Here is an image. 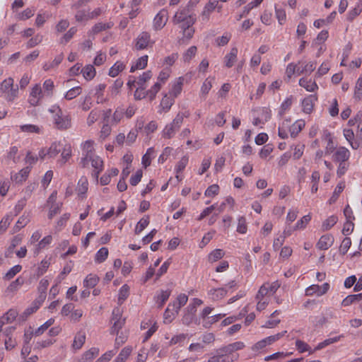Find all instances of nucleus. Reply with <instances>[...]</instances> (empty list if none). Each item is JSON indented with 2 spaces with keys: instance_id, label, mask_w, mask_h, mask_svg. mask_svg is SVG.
Here are the masks:
<instances>
[{
  "instance_id": "1",
  "label": "nucleus",
  "mask_w": 362,
  "mask_h": 362,
  "mask_svg": "<svg viewBox=\"0 0 362 362\" xmlns=\"http://www.w3.org/2000/svg\"><path fill=\"white\" fill-rule=\"evenodd\" d=\"M0 91L8 102H13L18 95V86L14 85V80L9 77L0 84Z\"/></svg>"
},
{
  "instance_id": "2",
  "label": "nucleus",
  "mask_w": 362,
  "mask_h": 362,
  "mask_svg": "<svg viewBox=\"0 0 362 362\" xmlns=\"http://www.w3.org/2000/svg\"><path fill=\"white\" fill-rule=\"evenodd\" d=\"M184 115L178 113L172 122L167 124L162 132V136L165 139L173 138L176 132L180 128L184 120Z\"/></svg>"
},
{
  "instance_id": "3",
  "label": "nucleus",
  "mask_w": 362,
  "mask_h": 362,
  "mask_svg": "<svg viewBox=\"0 0 362 362\" xmlns=\"http://www.w3.org/2000/svg\"><path fill=\"white\" fill-rule=\"evenodd\" d=\"M51 112H54V123L55 127L61 130H65L71 127V119L69 116H62V110L59 106H53L49 109Z\"/></svg>"
},
{
  "instance_id": "4",
  "label": "nucleus",
  "mask_w": 362,
  "mask_h": 362,
  "mask_svg": "<svg viewBox=\"0 0 362 362\" xmlns=\"http://www.w3.org/2000/svg\"><path fill=\"white\" fill-rule=\"evenodd\" d=\"M238 358V356H230L224 346H222L211 353L207 362H233Z\"/></svg>"
},
{
  "instance_id": "5",
  "label": "nucleus",
  "mask_w": 362,
  "mask_h": 362,
  "mask_svg": "<svg viewBox=\"0 0 362 362\" xmlns=\"http://www.w3.org/2000/svg\"><path fill=\"white\" fill-rule=\"evenodd\" d=\"M112 326L111 327L110 333L115 334V332L120 331L125 324V318H122V311L119 308H115L112 313Z\"/></svg>"
},
{
  "instance_id": "6",
  "label": "nucleus",
  "mask_w": 362,
  "mask_h": 362,
  "mask_svg": "<svg viewBox=\"0 0 362 362\" xmlns=\"http://www.w3.org/2000/svg\"><path fill=\"white\" fill-rule=\"evenodd\" d=\"M135 41V49L136 50L146 49L148 47H152L154 44V41L151 39L150 33L146 31L141 32Z\"/></svg>"
},
{
  "instance_id": "7",
  "label": "nucleus",
  "mask_w": 362,
  "mask_h": 362,
  "mask_svg": "<svg viewBox=\"0 0 362 362\" xmlns=\"http://www.w3.org/2000/svg\"><path fill=\"white\" fill-rule=\"evenodd\" d=\"M168 20V13L165 9H161L155 16L153 23V27L155 30H161Z\"/></svg>"
},
{
  "instance_id": "8",
  "label": "nucleus",
  "mask_w": 362,
  "mask_h": 362,
  "mask_svg": "<svg viewBox=\"0 0 362 362\" xmlns=\"http://www.w3.org/2000/svg\"><path fill=\"white\" fill-rule=\"evenodd\" d=\"M189 18H196V15L190 9L185 7L175 13L173 18V22L175 24H178L188 20Z\"/></svg>"
},
{
  "instance_id": "9",
  "label": "nucleus",
  "mask_w": 362,
  "mask_h": 362,
  "mask_svg": "<svg viewBox=\"0 0 362 362\" xmlns=\"http://www.w3.org/2000/svg\"><path fill=\"white\" fill-rule=\"evenodd\" d=\"M329 289V284L328 283H325L322 286L313 284L306 288L305 295L310 296L316 294L317 296H321L325 294Z\"/></svg>"
},
{
  "instance_id": "10",
  "label": "nucleus",
  "mask_w": 362,
  "mask_h": 362,
  "mask_svg": "<svg viewBox=\"0 0 362 362\" xmlns=\"http://www.w3.org/2000/svg\"><path fill=\"white\" fill-rule=\"evenodd\" d=\"M349 157L350 152L345 147L338 148L332 156L333 160L338 163L347 162Z\"/></svg>"
},
{
  "instance_id": "11",
  "label": "nucleus",
  "mask_w": 362,
  "mask_h": 362,
  "mask_svg": "<svg viewBox=\"0 0 362 362\" xmlns=\"http://www.w3.org/2000/svg\"><path fill=\"white\" fill-rule=\"evenodd\" d=\"M334 243V237L330 234H326L320 238L316 247L319 250H326L329 248Z\"/></svg>"
},
{
  "instance_id": "12",
  "label": "nucleus",
  "mask_w": 362,
  "mask_h": 362,
  "mask_svg": "<svg viewBox=\"0 0 362 362\" xmlns=\"http://www.w3.org/2000/svg\"><path fill=\"white\" fill-rule=\"evenodd\" d=\"M218 6V0H209L205 5L202 13V18L203 21H207L209 19L210 13L216 8Z\"/></svg>"
},
{
  "instance_id": "13",
  "label": "nucleus",
  "mask_w": 362,
  "mask_h": 362,
  "mask_svg": "<svg viewBox=\"0 0 362 362\" xmlns=\"http://www.w3.org/2000/svg\"><path fill=\"white\" fill-rule=\"evenodd\" d=\"M42 97V89L39 85H35L31 90L30 95L29 103L30 105L35 106L37 105L40 99Z\"/></svg>"
},
{
  "instance_id": "14",
  "label": "nucleus",
  "mask_w": 362,
  "mask_h": 362,
  "mask_svg": "<svg viewBox=\"0 0 362 362\" xmlns=\"http://www.w3.org/2000/svg\"><path fill=\"white\" fill-rule=\"evenodd\" d=\"M90 163H91L92 167L94 168L93 175L96 178H98L100 173L103 169V161L102 160V159L99 156L93 155L92 156Z\"/></svg>"
},
{
  "instance_id": "15",
  "label": "nucleus",
  "mask_w": 362,
  "mask_h": 362,
  "mask_svg": "<svg viewBox=\"0 0 362 362\" xmlns=\"http://www.w3.org/2000/svg\"><path fill=\"white\" fill-rule=\"evenodd\" d=\"M238 52V48L235 47L231 48L230 52L225 56L224 64L227 68H230L234 65L237 61Z\"/></svg>"
},
{
  "instance_id": "16",
  "label": "nucleus",
  "mask_w": 362,
  "mask_h": 362,
  "mask_svg": "<svg viewBox=\"0 0 362 362\" xmlns=\"http://www.w3.org/2000/svg\"><path fill=\"white\" fill-rule=\"evenodd\" d=\"M317 100V97L313 95H310L308 97L303 99L302 101L303 110L306 114H310L313 109L314 103Z\"/></svg>"
},
{
  "instance_id": "17",
  "label": "nucleus",
  "mask_w": 362,
  "mask_h": 362,
  "mask_svg": "<svg viewBox=\"0 0 362 362\" xmlns=\"http://www.w3.org/2000/svg\"><path fill=\"white\" fill-rule=\"evenodd\" d=\"M226 288H211L208 291V295L213 300H218L222 299L227 294Z\"/></svg>"
},
{
  "instance_id": "18",
  "label": "nucleus",
  "mask_w": 362,
  "mask_h": 362,
  "mask_svg": "<svg viewBox=\"0 0 362 362\" xmlns=\"http://www.w3.org/2000/svg\"><path fill=\"white\" fill-rule=\"evenodd\" d=\"M305 122L303 119H298L289 127V132L292 138H296L297 135L305 127Z\"/></svg>"
},
{
  "instance_id": "19",
  "label": "nucleus",
  "mask_w": 362,
  "mask_h": 362,
  "mask_svg": "<svg viewBox=\"0 0 362 362\" xmlns=\"http://www.w3.org/2000/svg\"><path fill=\"white\" fill-rule=\"evenodd\" d=\"M226 349L228 354L230 356H238V354H235V352L238 350H241L245 347V344L242 341H235L228 345L223 346Z\"/></svg>"
},
{
  "instance_id": "20",
  "label": "nucleus",
  "mask_w": 362,
  "mask_h": 362,
  "mask_svg": "<svg viewBox=\"0 0 362 362\" xmlns=\"http://www.w3.org/2000/svg\"><path fill=\"white\" fill-rule=\"evenodd\" d=\"M86 341V334L83 331H79L74 337L72 344L73 349L78 350L80 349L84 344Z\"/></svg>"
},
{
  "instance_id": "21",
  "label": "nucleus",
  "mask_w": 362,
  "mask_h": 362,
  "mask_svg": "<svg viewBox=\"0 0 362 362\" xmlns=\"http://www.w3.org/2000/svg\"><path fill=\"white\" fill-rule=\"evenodd\" d=\"M187 300L188 297L187 295L184 293L180 294L176 300L174 301L173 305H171L173 306V310L177 314L180 309L187 303Z\"/></svg>"
},
{
  "instance_id": "22",
  "label": "nucleus",
  "mask_w": 362,
  "mask_h": 362,
  "mask_svg": "<svg viewBox=\"0 0 362 362\" xmlns=\"http://www.w3.org/2000/svg\"><path fill=\"white\" fill-rule=\"evenodd\" d=\"M115 334H116L115 349H119L127 340L128 332L127 331H117Z\"/></svg>"
},
{
  "instance_id": "23",
  "label": "nucleus",
  "mask_w": 362,
  "mask_h": 362,
  "mask_svg": "<svg viewBox=\"0 0 362 362\" xmlns=\"http://www.w3.org/2000/svg\"><path fill=\"white\" fill-rule=\"evenodd\" d=\"M299 85L310 92H313L318 88L317 83L315 81L312 80H307L304 78H302L299 80Z\"/></svg>"
},
{
  "instance_id": "24",
  "label": "nucleus",
  "mask_w": 362,
  "mask_h": 362,
  "mask_svg": "<svg viewBox=\"0 0 362 362\" xmlns=\"http://www.w3.org/2000/svg\"><path fill=\"white\" fill-rule=\"evenodd\" d=\"M18 313L17 310L14 309H10L8 310L6 313H5L2 317H0V319L4 321V323L9 324L13 322L16 318L17 317Z\"/></svg>"
},
{
  "instance_id": "25",
  "label": "nucleus",
  "mask_w": 362,
  "mask_h": 362,
  "mask_svg": "<svg viewBox=\"0 0 362 362\" xmlns=\"http://www.w3.org/2000/svg\"><path fill=\"white\" fill-rule=\"evenodd\" d=\"M64 59V54L62 53L57 55L54 60L50 63H45L43 65V69L46 71H49L52 69H54L61 64Z\"/></svg>"
},
{
  "instance_id": "26",
  "label": "nucleus",
  "mask_w": 362,
  "mask_h": 362,
  "mask_svg": "<svg viewBox=\"0 0 362 362\" xmlns=\"http://www.w3.org/2000/svg\"><path fill=\"white\" fill-rule=\"evenodd\" d=\"M20 129L25 133H35L40 134L42 133V127L35 124H23L21 125Z\"/></svg>"
},
{
  "instance_id": "27",
  "label": "nucleus",
  "mask_w": 362,
  "mask_h": 362,
  "mask_svg": "<svg viewBox=\"0 0 362 362\" xmlns=\"http://www.w3.org/2000/svg\"><path fill=\"white\" fill-rule=\"evenodd\" d=\"M148 56L144 55L139 58L135 64L130 69V72H134L137 69H143L147 66Z\"/></svg>"
},
{
  "instance_id": "28",
  "label": "nucleus",
  "mask_w": 362,
  "mask_h": 362,
  "mask_svg": "<svg viewBox=\"0 0 362 362\" xmlns=\"http://www.w3.org/2000/svg\"><path fill=\"white\" fill-rule=\"evenodd\" d=\"M99 354V349L96 347H92L87 351H86L82 357L83 362H90Z\"/></svg>"
},
{
  "instance_id": "29",
  "label": "nucleus",
  "mask_w": 362,
  "mask_h": 362,
  "mask_svg": "<svg viewBox=\"0 0 362 362\" xmlns=\"http://www.w3.org/2000/svg\"><path fill=\"white\" fill-rule=\"evenodd\" d=\"M362 300V293L358 294L349 295L341 302L344 307L349 306L352 303Z\"/></svg>"
},
{
  "instance_id": "30",
  "label": "nucleus",
  "mask_w": 362,
  "mask_h": 362,
  "mask_svg": "<svg viewBox=\"0 0 362 362\" xmlns=\"http://www.w3.org/2000/svg\"><path fill=\"white\" fill-rule=\"evenodd\" d=\"M174 101L175 98L173 97L170 95H165L161 100L160 105L165 112H167L170 109L171 106L174 103Z\"/></svg>"
},
{
  "instance_id": "31",
  "label": "nucleus",
  "mask_w": 362,
  "mask_h": 362,
  "mask_svg": "<svg viewBox=\"0 0 362 362\" xmlns=\"http://www.w3.org/2000/svg\"><path fill=\"white\" fill-rule=\"evenodd\" d=\"M62 145L60 142H54L47 149L48 158H54L58 155L62 150Z\"/></svg>"
},
{
  "instance_id": "32",
  "label": "nucleus",
  "mask_w": 362,
  "mask_h": 362,
  "mask_svg": "<svg viewBox=\"0 0 362 362\" xmlns=\"http://www.w3.org/2000/svg\"><path fill=\"white\" fill-rule=\"evenodd\" d=\"M345 188V182L344 181H341L338 183L337 186L336 187L333 194H332V196L331 197V198L329 199V203L330 204L334 203L339 194L342 192V191L344 190V189Z\"/></svg>"
},
{
  "instance_id": "33",
  "label": "nucleus",
  "mask_w": 362,
  "mask_h": 362,
  "mask_svg": "<svg viewBox=\"0 0 362 362\" xmlns=\"http://www.w3.org/2000/svg\"><path fill=\"white\" fill-rule=\"evenodd\" d=\"M112 22L108 23H98L92 28V33L93 34H98L103 30H108L113 26Z\"/></svg>"
},
{
  "instance_id": "34",
  "label": "nucleus",
  "mask_w": 362,
  "mask_h": 362,
  "mask_svg": "<svg viewBox=\"0 0 362 362\" xmlns=\"http://www.w3.org/2000/svg\"><path fill=\"white\" fill-rule=\"evenodd\" d=\"M99 281V278L97 275L90 274L83 281V286L88 288H93Z\"/></svg>"
},
{
  "instance_id": "35",
  "label": "nucleus",
  "mask_w": 362,
  "mask_h": 362,
  "mask_svg": "<svg viewBox=\"0 0 362 362\" xmlns=\"http://www.w3.org/2000/svg\"><path fill=\"white\" fill-rule=\"evenodd\" d=\"M11 186V181L0 175V194L6 196Z\"/></svg>"
},
{
  "instance_id": "36",
  "label": "nucleus",
  "mask_w": 362,
  "mask_h": 362,
  "mask_svg": "<svg viewBox=\"0 0 362 362\" xmlns=\"http://www.w3.org/2000/svg\"><path fill=\"white\" fill-rule=\"evenodd\" d=\"M125 65L122 62L118 61L110 69L109 75L111 77H115L119 74V72L123 71Z\"/></svg>"
},
{
  "instance_id": "37",
  "label": "nucleus",
  "mask_w": 362,
  "mask_h": 362,
  "mask_svg": "<svg viewBox=\"0 0 362 362\" xmlns=\"http://www.w3.org/2000/svg\"><path fill=\"white\" fill-rule=\"evenodd\" d=\"M81 73L86 80H90L95 76V69L93 66L88 65L81 69Z\"/></svg>"
},
{
  "instance_id": "38",
  "label": "nucleus",
  "mask_w": 362,
  "mask_h": 362,
  "mask_svg": "<svg viewBox=\"0 0 362 362\" xmlns=\"http://www.w3.org/2000/svg\"><path fill=\"white\" fill-rule=\"evenodd\" d=\"M182 78H179L178 81L173 86L169 92V95L174 98H177L182 91Z\"/></svg>"
},
{
  "instance_id": "39",
  "label": "nucleus",
  "mask_w": 362,
  "mask_h": 362,
  "mask_svg": "<svg viewBox=\"0 0 362 362\" xmlns=\"http://www.w3.org/2000/svg\"><path fill=\"white\" fill-rule=\"evenodd\" d=\"M152 76V73L151 71H147L144 72L142 75H141L136 81V83L139 88L142 90H145L146 87L144 84L146 81H148Z\"/></svg>"
},
{
  "instance_id": "40",
  "label": "nucleus",
  "mask_w": 362,
  "mask_h": 362,
  "mask_svg": "<svg viewBox=\"0 0 362 362\" xmlns=\"http://www.w3.org/2000/svg\"><path fill=\"white\" fill-rule=\"evenodd\" d=\"M108 256V249L107 247H101L95 254V261L98 263L103 262Z\"/></svg>"
},
{
  "instance_id": "41",
  "label": "nucleus",
  "mask_w": 362,
  "mask_h": 362,
  "mask_svg": "<svg viewBox=\"0 0 362 362\" xmlns=\"http://www.w3.org/2000/svg\"><path fill=\"white\" fill-rule=\"evenodd\" d=\"M293 98L290 96L287 98L281 105L280 110L279 111V115L283 117L285 112L288 110L292 105Z\"/></svg>"
},
{
  "instance_id": "42",
  "label": "nucleus",
  "mask_w": 362,
  "mask_h": 362,
  "mask_svg": "<svg viewBox=\"0 0 362 362\" xmlns=\"http://www.w3.org/2000/svg\"><path fill=\"white\" fill-rule=\"evenodd\" d=\"M81 90L82 89L80 86H76L71 88L64 95L65 99L67 100H70L76 98L81 93Z\"/></svg>"
},
{
  "instance_id": "43",
  "label": "nucleus",
  "mask_w": 362,
  "mask_h": 362,
  "mask_svg": "<svg viewBox=\"0 0 362 362\" xmlns=\"http://www.w3.org/2000/svg\"><path fill=\"white\" fill-rule=\"evenodd\" d=\"M54 322V320L52 318L49 319L46 321L43 325H42L40 327H38L35 331V336H40L50 326H52Z\"/></svg>"
},
{
  "instance_id": "44",
  "label": "nucleus",
  "mask_w": 362,
  "mask_h": 362,
  "mask_svg": "<svg viewBox=\"0 0 362 362\" xmlns=\"http://www.w3.org/2000/svg\"><path fill=\"white\" fill-rule=\"evenodd\" d=\"M197 48L196 46H192L183 54L182 59L185 62H189L196 54Z\"/></svg>"
},
{
  "instance_id": "45",
  "label": "nucleus",
  "mask_w": 362,
  "mask_h": 362,
  "mask_svg": "<svg viewBox=\"0 0 362 362\" xmlns=\"http://www.w3.org/2000/svg\"><path fill=\"white\" fill-rule=\"evenodd\" d=\"M262 122L266 123L271 118V110L268 107H262L258 110V115Z\"/></svg>"
},
{
  "instance_id": "46",
  "label": "nucleus",
  "mask_w": 362,
  "mask_h": 362,
  "mask_svg": "<svg viewBox=\"0 0 362 362\" xmlns=\"http://www.w3.org/2000/svg\"><path fill=\"white\" fill-rule=\"evenodd\" d=\"M338 221V218L336 216H331L327 218L322 224V228L325 230H329L332 226H334Z\"/></svg>"
},
{
  "instance_id": "47",
  "label": "nucleus",
  "mask_w": 362,
  "mask_h": 362,
  "mask_svg": "<svg viewBox=\"0 0 362 362\" xmlns=\"http://www.w3.org/2000/svg\"><path fill=\"white\" fill-rule=\"evenodd\" d=\"M149 224V217L142 218L137 223L135 228V233L139 234Z\"/></svg>"
},
{
  "instance_id": "48",
  "label": "nucleus",
  "mask_w": 362,
  "mask_h": 362,
  "mask_svg": "<svg viewBox=\"0 0 362 362\" xmlns=\"http://www.w3.org/2000/svg\"><path fill=\"white\" fill-rule=\"evenodd\" d=\"M124 115V109L122 107H117L112 115V122L115 124H118Z\"/></svg>"
},
{
  "instance_id": "49",
  "label": "nucleus",
  "mask_w": 362,
  "mask_h": 362,
  "mask_svg": "<svg viewBox=\"0 0 362 362\" xmlns=\"http://www.w3.org/2000/svg\"><path fill=\"white\" fill-rule=\"evenodd\" d=\"M290 122L291 120L286 119L282 122V125L279 127L278 134L280 138L283 139L288 138V134L285 128L288 127Z\"/></svg>"
},
{
  "instance_id": "50",
  "label": "nucleus",
  "mask_w": 362,
  "mask_h": 362,
  "mask_svg": "<svg viewBox=\"0 0 362 362\" xmlns=\"http://www.w3.org/2000/svg\"><path fill=\"white\" fill-rule=\"evenodd\" d=\"M22 267L19 264L15 265L11 268L7 273L5 274L4 278L7 280H10L13 278L18 273L21 272Z\"/></svg>"
},
{
  "instance_id": "51",
  "label": "nucleus",
  "mask_w": 362,
  "mask_h": 362,
  "mask_svg": "<svg viewBox=\"0 0 362 362\" xmlns=\"http://www.w3.org/2000/svg\"><path fill=\"white\" fill-rule=\"evenodd\" d=\"M224 255V252L221 249H216L209 255V259L211 262H216L221 259Z\"/></svg>"
},
{
  "instance_id": "52",
  "label": "nucleus",
  "mask_w": 362,
  "mask_h": 362,
  "mask_svg": "<svg viewBox=\"0 0 362 362\" xmlns=\"http://www.w3.org/2000/svg\"><path fill=\"white\" fill-rule=\"evenodd\" d=\"M83 154H89L91 156L95 155L94 153V148H93V141H86L83 145Z\"/></svg>"
},
{
  "instance_id": "53",
  "label": "nucleus",
  "mask_w": 362,
  "mask_h": 362,
  "mask_svg": "<svg viewBox=\"0 0 362 362\" xmlns=\"http://www.w3.org/2000/svg\"><path fill=\"white\" fill-rule=\"evenodd\" d=\"M161 85L159 82H156L150 90H147V94L148 95V98L150 100H153L157 93L160 90Z\"/></svg>"
},
{
  "instance_id": "54",
  "label": "nucleus",
  "mask_w": 362,
  "mask_h": 362,
  "mask_svg": "<svg viewBox=\"0 0 362 362\" xmlns=\"http://www.w3.org/2000/svg\"><path fill=\"white\" fill-rule=\"evenodd\" d=\"M170 296V291H162L160 294L158 296V303H159V306L161 307L164 305V303L168 300Z\"/></svg>"
},
{
  "instance_id": "55",
  "label": "nucleus",
  "mask_w": 362,
  "mask_h": 362,
  "mask_svg": "<svg viewBox=\"0 0 362 362\" xmlns=\"http://www.w3.org/2000/svg\"><path fill=\"white\" fill-rule=\"evenodd\" d=\"M362 11V4H358L354 8L351 10L348 14V19L353 21Z\"/></svg>"
},
{
  "instance_id": "56",
  "label": "nucleus",
  "mask_w": 362,
  "mask_h": 362,
  "mask_svg": "<svg viewBox=\"0 0 362 362\" xmlns=\"http://www.w3.org/2000/svg\"><path fill=\"white\" fill-rule=\"evenodd\" d=\"M129 287L127 284L123 285L119 289V297H118L119 301H121V300L123 301V300H126L127 298L129 296Z\"/></svg>"
},
{
  "instance_id": "57",
  "label": "nucleus",
  "mask_w": 362,
  "mask_h": 362,
  "mask_svg": "<svg viewBox=\"0 0 362 362\" xmlns=\"http://www.w3.org/2000/svg\"><path fill=\"white\" fill-rule=\"evenodd\" d=\"M247 223L245 217L241 216L238 218L237 231L240 233L245 234L247 232Z\"/></svg>"
},
{
  "instance_id": "58",
  "label": "nucleus",
  "mask_w": 362,
  "mask_h": 362,
  "mask_svg": "<svg viewBox=\"0 0 362 362\" xmlns=\"http://www.w3.org/2000/svg\"><path fill=\"white\" fill-rule=\"evenodd\" d=\"M311 217L310 215H305L299 220L294 228V230L303 229L304 228L308 222L310 221Z\"/></svg>"
},
{
  "instance_id": "59",
  "label": "nucleus",
  "mask_w": 362,
  "mask_h": 362,
  "mask_svg": "<svg viewBox=\"0 0 362 362\" xmlns=\"http://www.w3.org/2000/svg\"><path fill=\"white\" fill-rule=\"evenodd\" d=\"M286 332H287L286 331H284V332L277 333L276 334L272 335V336L264 338L266 343L267 344V345H270V344H273L274 342L278 341L281 337H283Z\"/></svg>"
},
{
  "instance_id": "60",
  "label": "nucleus",
  "mask_w": 362,
  "mask_h": 362,
  "mask_svg": "<svg viewBox=\"0 0 362 362\" xmlns=\"http://www.w3.org/2000/svg\"><path fill=\"white\" fill-rule=\"evenodd\" d=\"M351 245V239L347 237L344 238V240H342L341 244L339 247L340 252L343 255H345L347 252V251L349 250V249L350 248Z\"/></svg>"
},
{
  "instance_id": "61",
  "label": "nucleus",
  "mask_w": 362,
  "mask_h": 362,
  "mask_svg": "<svg viewBox=\"0 0 362 362\" xmlns=\"http://www.w3.org/2000/svg\"><path fill=\"white\" fill-rule=\"evenodd\" d=\"M354 98L358 100L362 98V79L357 80L354 90Z\"/></svg>"
},
{
  "instance_id": "62",
  "label": "nucleus",
  "mask_w": 362,
  "mask_h": 362,
  "mask_svg": "<svg viewBox=\"0 0 362 362\" xmlns=\"http://www.w3.org/2000/svg\"><path fill=\"white\" fill-rule=\"evenodd\" d=\"M83 312L81 309L73 310L70 315V320L74 322H79L82 317Z\"/></svg>"
},
{
  "instance_id": "63",
  "label": "nucleus",
  "mask_w": 362,
  "mask_h": 362,
  "mask_svg": "<svg viewBox=\"0 0 362 362\" xmlns=\"http://www.w3.org/2000/svg\"><path fill=\"white\" fill-rule=\"evenodd\" d=\"M76 28L75 27L71 28L64 35L62 38L61 39V43H66L68 42L76 33Z\"/></svg>"
},
{
  "instance_id": "64",
  "label": "nucleus",
  "mask_w": 362,
  "mask_h": 362,
  "mask_svg": "<svg viewBox=\"0 0 362 362\" xmlns=\"http://www.w3.org/2000/svg\"><path fill=\"white\" fill-rule=\"evenodd\" d=\"M99 116H100V113H99V111L96 110H93L88 118H87V123L89 126L92 125L93 123H95L98 119L99 118Z\"/></svg>"
}]
</instances>
